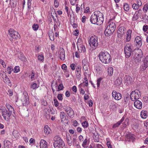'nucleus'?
<instances>
[{
    "instance_id": "obj_1",
    "label": "nucleus",
    "mask_w": 148,
    "mask_h": 148,
    "mask_svg": "<svg viewBox=\"0 0 148 148\" xmlns=\"http://www.w3.org/2000/svg\"><path fill=\"white\" fill-rule=\"evenodd\" d=\"M103 14L99 11H95L90 17V22L92 24L100 25L103 21Z\"/></svg>"
},
{
    "instance_id": "obj_2",
    "label": "nucleus",
    "mask_w": 148,
    "mask_h": 148,
    "mask_svg": "<svg viewBox=\"0 0 148 148\" xmlns=\"http://www.w3.org/2000/svg\"><path fill=\"white\" fill-rule=\"evenodd\" d=\"M99 57L101 62L105 64L109 63L111 60V56L106 51L100 52L99 54Z\"/></svg>"
},
{
    "instance_id": "obj_3",
    "label": "nucleus",
    "mask_w": 148,
    "mask_h": 148,
    "mask_svg": "<svg viewBox=\"0 0 148 148\" xmlns=\"http://www.w3.org/2000/svg\"><path fill=\"white\" fill-rule=\"evenodd\" d=\"M53 140L54 141L53 145L55 148H62L64 145V142L58 135L54 137Z\"/></svg>"
},
{
    "instance_id": "obj_4",
    "label": "nucleus",
    "mask_w": 148,
    "mask_h": 148,
    "mask_svg": "<svg viewBox=\"0 0 148 148\" xmlns=\"http://www.w3.org/2000/svg\"><path fill=\"white\" fill-rule=\"evenodd\" d=\"M98 39L97 37L95 36H92L89 39V44L93 49H96L98 46Z\"/></svg>"
},
{
    "instance_id": "obj_5",
    "label": "nucleus",
    "mask_w": 148,
    "mask_h": 148,
    "mask_svg": "<svg viewBox=\"0 0 148 148\" xmlns=\"http://www.w3.org/2000/svg\"><path fill=\"white\" fill-rule=\"evenodd\" d=\"M132 45L130 43H128L126 44L124 48V52L125 56L126 58H129L131 54L132 51Z\"/></svg>"
},
{
    "instance_id": "obj_6",
    "label": "nucleus",
    "mask_w": 148,
    "mask_h": 148,
    "mask_svg": "<svg viewBox=\"0 0 148 148\" xmlns=\"http://www.w3.org/2000/svg\"><path fill=\"white\" fill-rule=\"evenodd\" d=\"M8 34L12 38H10V40L11 41L13 40L12 38L17 39L20 38V35L18 32L12 29H10L8 30Z\"/></svg>"
},
{
    "instance_id": "obj_7",
    "label": "nucleus",
    "mask_w": 148,
    "mask_h": 148,
    "mask_svg": "<svg viewBox=\"0 0 148 148\" xmlns=\"http://www.w3.org/2000/svg\"><path fill=\"white\" fill-rule=\"evenodd\" d=\"M0 113H1L2 115L5 120L8 121L10 119V116L12 113L8 111L6 109H0Z\"/></svg>"
},
{
    "instance_id": "obj_8",
    "label": "nucleus",
    "mask_w": 148,
    "mask_h": 148,
    "mask_svg": "<svg viewBox=\"0 0 148 148\" xmlns=\"http://www.w3.org/2000/svg\"><path fill=\"white\" fill-rule=\"evenodd\" d=\"M140 93L139 90H136L131 92L130 94L131 99L132 101L137 100L140 98Z\"/></svg>"
},
{
    "instance_id": "obj_9",
    "label": "nucleus",
    "mask_w": 148,
    "mask_h": 148,
    "mask_svg": "<svg viewBox=\"0 0 148 148\" xmlns=\"http://www.w3.org/2000/svg\"><path fill=\"white\" fill-rule=\"evenodd\" d=\"M21 100L24 106H26L29 104V97L27 93L25 92H23Z\"/></svg>"
},
{
    "instance_id": "obj_10",
    "label": "nucleus",
    "mask_w": 148,
    "mask_h": 148,
    "mask_svg": "<svg viewBox=\"0 0 148 148\" xmlns=\"http://www.w3.org/2000/svg\"><path fill=\"white\" fill-rule=\"evenodd\" d=\"M67 115L71 118H73L74 115V112L72 109L69 107H65L64 108Z\"/></svg>"
},
{
    "instance_id": "obj_11",
    "label": "nucleus",
    "mask_w": 148,
    "mask_h": 148,
    "mask_svg": "<svg viewBox=\"0 0 148 148\" xmlns=\"http://www.w3.org/2000/svg\"><path fill=\"white\" fill-rule=\"evenodd\" d=\"M134 42L136 43V45L137 47L140 48L142 46V39L140 36H136Z\"/></svg>"
},
{
    "instance_id": "obj_12",
    "label": "nucleus",
    "mask_w": 148,
    "mask_h": 148,
    "mask_svg": "<svg viewBox=\"0 0 148 148\" xmlns=\"http://www.w3.org/2000/svg\"><path fill=\"white\" fill-rule=\"evenodd\" d=\"M112 97L116 100H120L122 97L121 95L119 92L114 90L112 93Z\"/></svg>"
},
{
    "instance_id": "obj_13",
    "label": "nucleus",
    "mask_w": 148,
    "mask_h": 148,
    "mask_svg": "<svg viewBox=\"0 0 148 148\" xmlns=\"http://www.w3.org/2000/svg\"><path fill=\"white\" fill-rule=\"evenodd\" d=\"M77 46L79 52L84 53L86 52V48L85 46L79 42H77Z\"/></svg>"
},
{
    "instance_id": "obj_14",
    "label": "nucleus",
    "mask_w": 148,
    "mask_h": 148,
    "mask_svg": "<svg viewBox=\"0 0 148 148\" xmlns=\"http://www.w3.org/2000/svg\"><path fill=\"white\" fill-rule=\"evenodd\" d=\"M83 68L85 71H87L88 69L89 63L88 60L86 59H84L82 61Z\"/></svg>"
},
{
    "instance_id": "obj_15",
    "label": "nucleus",
    "mask_w": 148,
    "mask_h": 148,
    "mask_svg": "<svg viewBox=\"0 0 148 148\" xmlns=\"http://www.w3.org/2000/svg\"><path fill=\"white\" fill-rule=\"evenodd\" d=\"M134 105L136 108L140 109L142 107V103L140 101L136 100L134 103Z\"/></svg>"
},
{
    "instance_id": "obj_16",
    "label": "nucleus",
    "mask_w": 148,
    "mask_h": 148,
    "mask_svg": "<svg viewBox=\"0 0 148 148\" xmlns=\"http://www.w3.org/2000/svg\"><path fill=\"white\" fill-rule=\"evenodd\" d=\"M59 55L61 60H64L65 58L64 50L62 48H60L59 51Z\"/></svg>"
},
{
    "instance_id": "obj_17",
    "label": "nucleus",
    "mask_w": 148,
    "mask_h": 148,
    "mask_svg": "<svg viewBox=\"0 0 148 148\" xmlns=\"http://www.w3.org/2000/svg\"><path fill=\"white\" fill-rule=\"evenodd\" d=\"M134 136V135L131 134H127L126 136V139L128 141H131L133 142L135 140Z\"/></svg>"
},
{
    "instance_id": "obj_18",
    "label": "nucleus",
    "mask_w": 148,
    "mask_h": 148,
    "mask_svg": "<svg viewBox=\"0 0 148 148\" xmlns=\"http://www.w3.org/2000/svg\"><path fill=\"white\" fill-rule=\"evenodd\" d=\"M110 28V27H107L106 29L105 30V34L106 36H108L111 35L114 32V31Z\"/></svg>"
},
{
    "instance_id": "obj_19",
    "label": "nucleus",
    "mask_w": 148,
    "mask_h": 148,
    "mask_svg": "<svg viewBox=\"0 0 148 148\" xmlns=\"http://www.w3.org/2000/svg\"><path fill=\"white\" fill-rule=\"evenodd\" d=\"M138 53V56H139V58L141 59L143 56V52L142 51L139 49H135L134 50V53Z\"/></svg>"
},
{
    "instance_id": "obj_20",
    "label": "nucleus",
    "mask_w": 148,
    "mask_h": 148,
    "mask_svg": "<svg viewBox=\"0 0 148 148\" xmlns=\"http://www.w3.org/2000/svg\"><path fill=\"white\" fill-rule=\"evenodd\" d=\"M47 142L44 140H41L40 143V148H47Z\"/></svg>"
},
{
    "instance_id": "obj_21",
    "label": "nucleus",
    "mask_w": 148,
    "mask_h": 148,
    "mask_svg": "<svg viewBox=\"0 0 148 148\" xmlns=\"http://www.w3.org/2000/svg\"><path fill=\"white\" fill-rule=\"evenodd\" d=\"M141 10L140 9L138 10L137 11L135 12L133 17H132L133 20L136 21L139 18V17L140 16L139 11H140Z\"/></svg>"
},
{
    "instance_id": "obj_22",
    "label": "nucleus",
    "mask_w": 148,
    "mask_h": 148,
    "mask_svg": "<svg viewBox=\"0 0 148 148\" xmlns=\"http://www.w3.org/2000/svg\"><path fill=\"white\" fill-rule=\"evenodd\" d=\"M126 31V29L125 27H121L119 29L118 33L120 34L121 36L125 33Z\"/></svg>"
},
{
    "instance_id": "obj_23",
    "label": "nucleus",
    "mask_w": 148,
    "mask_h": 148,
    "mask_svg": "<svg viewBox=\"0 0 148 148\" xmlns=\"http://www.w3.org/2000/svg\"><path fill=\"white\" fill-rule=\"evenodd\" d=\"M11 146V143L10 141L7 140L4 141V146L5 148H10Z\"/></svg>"
},
{
    "instance_id": "obj_24",
    "label": "nucleus",
    "mask_w": 148,
    "mask_h": 148,
    "mask_svg": "<svg viewBox=\"0 0 148 148\" xmlns=\"http://www.w3.org/2000/svg\"><path fill=\"white\" fill-rule=\"evenodd\" d=\"M132 31L130 29L127 30V32L126 41L129 42L131 39Z\"/></svg>"
},
{
    "instance_id": "obj_25",
    "label": "nucleus",
    "mask_w": 148,
    "mask_h": 148,
    "mask_svg": "<svg viewBox=\"0 0 148 148\" xmlns=\"http://www.w3.org/2000/svg\"><path fill=\"white\" fill-rule=\"evenodd\" d=\"M124 118L123 117L118 122L114 124L112 128L114 129L116 127H118L121 123L124 120Z\"/></svg>"
},
{
    "instance_id": "obj_26",
    "label": "nucleus",
    "mask_w": 148,
    "mask_h": 148,
    "mask_svg": "<svg viewBox=\"0 0 148 148\" xmlns=\"http://www.w3.org/2000/svg\"><path fill=\"white\" fill-rule=\"evenodd\" d=\"M125 79L128 85L131 84L133 81L132 78L129 75L125 76Z\"/></svg>"
},
{
    "instance_id": "obj_27",
    "label": "nucleus",
    "mask_w": 148,
    "mask_h": 148,
    "mask_svg": "<svg viewBox=\"0 0 148 148\" xmlns=\"http://www.w3.org/2000/svg\"><path fill=\"white\" fill-rule=\"evenodd\" d=\"M60 118L62 122L64 121L65 120H66V115L64 112H61L60 113Z\"/></svg>"
},
{
    "instance_id": "obj_28",
    "label": "nucleus",
    "mask_w": 148,
    "mask_h": 148,
    "mask_svg": "<svg viewBox=\"0 0 148 148\" xmlns=\"http://www.w3.org/2000/svg\"><path fill=\"white\" fill-rule=\"evenodd\" d=\"M108 27H110V28L112 30V31H114L116 28V25L114 23L112 22L111 23Z\"/></svg>"
},
{
    "instance_id": "obj_29",
    "label": "nucleus",
    "mask_w": 148,
    "mask_h": 148,
    "mask_svg": "<svg viewBox=\"0 0 148 148\" xmlns=\"http://www.w3.org/2000/svg\"><path fill=\"white\" fill-rule=\"evenodd\" d=\"M147 112L146 111H142L141 112L140 116L143 119L146 118L147 116Z\"/></svg>"
},
{
    "instance_id": "obj_30",
    "label": "nucleus",
    "mask_w": 148,
    "mask_h": 148,
    "mask_svg": "<svg viewBox=\"0 0 148 148\" xmlns=\"http://www.w3.org/2000/svg\"><path fill=\"white\" fill-rule=\"evenodd\" d=\"M49 36L50 40H53L54 39V34L53 31H51L49 32Z\"/></svg>"
},
{
    "instance_id": "obj_31",
    "label": "nucleus",
    "mask_w": 148,
    "mask_h": 148,
    "mask_svg": "<svg viewBox=\"0 0 148 148\" xmlns=\"http://www.w3.org/2000/svg\"><path fill=\"white\" fill-rule=\"evenodd\" d=\"M122 82L121 78H118L114 82V84L117 86L120 85Z\"/></svg>"
},
{
    "instance_id": "obj_32",
    "label": "nucleus",
    "mask_w": 148,
    "mask_h": 148,
    "mask_svg": "<svg viewBox=\"0 0 148 148\" xmlns=\"http://www.w3.org/2000/svg\"><path fill=\"white\" fill-rule=\"evenodd\" d=\"M6 107L10 112L14 113V110L13 108L9 104L6 105Z\"/></svg>"
},
{
    "instance_id": "obj_33",
    "label": "nucleus",
    "mask_w": 148,
    "mask_h": 148,
    "mask_svg": "<svg viewBox=\"0 0 148 148\" xmlns=\"http://www.w3.org/2000/svg\"><path fill=\"white\" fill-rule=\"evenodd\" d=\"M108 72L109 75H112L113 73V69L112 67H108Z\"/></svg>"
},
{
    "instance_id": "obj_34",
    "label": "nucleus",
    "mask_w": 148,
    "mask_h": 148,
    "mask_svg": "<svg viewBox=\"0 0 148 148\" xmlns=\"http://www.w3.org/2000/svg\"><path fill=\"white\" fill-rule=\"evenodd\" d=\"M67 142L69 146L72 145V140L71 137L69 135L67 136L66 137Z\"/></svg>"
},
{
    "instance_id": "obj_35",
    "label": "nucleus",
    "mask_w": 148,
    "mask_h": 148,
    "mask_svg": "<svg viewBox=\"0 0 148 148\" xmlns=\"http://www.w3.org/2000/svg\"><path fill=\"white\" fill-rule=\"evenodd\" d=\"M3 79L4 82L6 84H10V80L7 75H6V77H4Z\"/></svg>"
},
{
    "instance_id": "obj_36",
    "label": "nucleus",
    "mask_w": 148,
    "mask_h": 148,
    "mask_svg": "<svg viewBox=\"0 0 148 148\" xmlns=\"http://www.w3.org/2000/svg\"><path fill=\"white\" fill-rule=\"evenodd\" d=\"M44 132L46 134H48L49 133V130L50 129L48 125H45L44 127Z\"/></svg>"
},
{
    "instance_id": "obj_37",
    "label": "nucleus",
    "mask_w": 148,
    "mask_h": 148,
    "mask_svg": "<svg viewBox=\"0 0 148 148\" xmlns=\"http://www.w3.org/2000/svg\"><path fill=\"white\" fill-rule=\"evenodd\" d=\"M144 63L143 65L142 66L141 70L142 71L145 70L146 68L148 66V63L144 61Z\"/></svg>"
},
{
    "instance_id": "obj_38",
    "label": "nucleus",
    "mask_w": 148,
    "mask_h": 148,
    "mask_svg": "<svg viewBox=\"0 0 148 148\" xmlns=\"http://www.w3.org/2000/svg\"><path fill=\"white\" fill-rule=\"evenodd\" d=\"M123 8L125 11H128L130 8L129 4L126 3H124L123 5Z\"/></svg>"
},
{
    "instance_id": "obj_39",
    "label": "nucleus",
    "mask_w": 148,
    "mask_h": 148,
    "mask_svg": "<svg viewBox=\"0 0 148 148\" xmlns=\"http://www.w3.org/2000/svg\"><path fill=\"white\" fill-rule=\"evenodd\" d=\"M88 140L87 138H86L83 141V143L82 145V147L84 148H87L88 147L87 145V143Z\"/></svg>"
},
{
    "instance_id": "obj_40",
    "label": "nucleus",
    "mask_w": 148,
    "mask_h": 148,
    "mask_svg": "<svg viewBox=\"0 0 148 148\" xmlns=\"http://www.w3.org/2000/svg\"><path fill=\"white\" fill-rule=\"evenodd\" d=\"M54 29L55 32V35L56 37H58L59 36V32L57 31V27L56 25H54Z\"/></svg>"
},
{
    "instance_id": "obj_41",
    "label": "nucleus",
    "mask_w": 148,
    "mask_h": 148,
    "mask_svg": "<svg viewBox=\"0 0 148 148\" xmlns=\"http://www.w3.org/2000/svg\"><path fill=\"white\" fill-rule=\"evenodd\" d=\"M64 88V86L62 84H60L59 85L57 88V89L56 90V91H59L60 90H62Z\"/></svg>"
},
{
    "instance_id": "obj_42",
    "label": "nucleus",
    "mask_w": 148,
    "mask_h": 148,
    "mask_svg": "<svg viewBox=\"0 0 148 148\" xmlns=\"http://www.w3.org/2000/svg\"><path fill=\"white\" fill-rule=\"evenodd\" d=\"M14 72L15 73H17L20 71V68L18 66H15L13 69Z\"/></svg>"
},
{
    "instance_id": "obj_43",
    "label": "nucleus",
    "mask_w": 148,
    "mask_h": 148,
    "mask_svg": "<svg viewBox=\"0 0 148 148\" xmlns=\"http://www.w3.org/2000/svg\"><path fill=\"white\" fill-rule=\"evenodd\" d=\"M148 10V5L147 4H145L143 8V10L144 12H146Z\"/></svg>"
},
{
    "instance_id": "obj_44",
    "label": "nucleus",
    "mask_w": 148,
    "mask_h": 148,
    "mask_svg": "<svg viewBox=\"0 0 148 148\" xmlns=\"http://www.w3.org/2000/svg\"><path fill=\"white\" fill-rule=\"evenodd\" d=\"M76 76L78 80H80L81 79L80 71L76 72Z\"/></svg>"
},
{
    "instance_id": "obj_45",
    "label": "nucleus",
    "mask_w": 148,
    "mask_h": 148,
    "mask_svg": "<svg viewBox=\"0 0 148 148\" xmlns=\"http://www.w3.org/2000/svg\"><path fill=\"white\" fill-rule=\"evenodd\" d=\"M82 125L84 128H86L88 127V124L87 121H84L82 123Z\"/></svg>"
},
{
    "instance_id": "obj_46",
    "label": "nucleus",
    "mask_w": 148,
    "mask_h": 148,
    "mask_svg": "<svg viewBox=\"0 0 148 148\" xmlns=\"http://www.w3.org/2000/svg\"><path fill=\"white\" fill-rule=\"evenodd\" d=\"M132 7L133 9L137 10L139 8V6L136 3H134L132 5Z\"/></svg>"
},
{
    "instance_id": "obj_47",
    "label": "nucleus",
    "mask_w": 148,
    "mask_h": 148,
    "mask_svg": "<svg viewBox=\"0 0 148 148\" xmlns=\"http://www.w3.org/2000/svg\"><path fill=\"white\" fill-rule=\"evenodd\" d=\"M13 71V69L12 67L11 66H9L7 68V71L8 73L9 74H11V71Z\"/></svg>"
},
{
    "instance_id": "obj_48",
    "label": "nucleus",
    "mask_w": 148,
    "mask_h": 148,
    "mask_svg": "<svg viewBox=\"0 0 148 148\" xmlns=\"http://www.w3.org/2000/svg\"><path fill=\"white\" fill-rule=\"evenodd\" d=\"M132 56H133L134 58H137L138 59H140V58H139V56H138V53H134V51H133L132 53Z\"/></svg>"
},
{
    "instance_id": "obj_49",
    "label": "nucleus",
    "mask_w": 148,
    "mask_h": 148,
    "mask_svg": "<svg viewBox=\"0 0 148 148\" xmlns=\"http://www.w3.org/2000/svg\"><path fill=\"white\" fill-rule=\"evenodd\" d=\"M38 27H39L38 25L36 24H34L32 26L33 29L35 31L38 30Z\"/></svg>"
},
{
    "instance_id": "obj_50",
    "label": "nucleus",
    "mask_w": 148,
    "mask_h": 148,
    "mask_svg": "<svg viewBox=\"0 0 148 148\" xmlns=\"http://www.w3.org/2000/svg\"><path fill=\"white\" fill-rule=\"evenodd\" d=\"M38 87H37V84L36 83H33L31 85V88L33 89H35Z\"/></svg>"
},
{
    "instance_id": "obj_51",
    "label": "nucleus",
    "mask_w": 148,
    "mask_h": 148,
    "mask_svg": "<svg viewBox=\"0 0 148 148\" xmlns=\"http://www.w3.org/2000/svg\"><path fill=\"white\" fill-rule=\"evenodd\" d=\"M16 132V133L15 131H13V134L15 138H18V137H19V134L17 131Z\"/></svg>"
},
{
    "instance_id": "obj_52",
    "label": "nucleus",
    "mask_w": 148,
    "mask_h": 148,
    "mask_svg": "<svg viewBox=\"0 0 148 148\" xmlns=\"http://www.w3.org/2000/svg\"><path fill=\"white\" fill-rule=\"evenodd\" d=\"M6 74L3 71H1L0 73V75L2 79H3L4 77H6Z\"/></svg>"
},
{
    "instance_id": "obj_53",
    "label": "nucleus",
    "mask_w": 148,
    "mask_h": 148,
    "mask_svg": "<svg viewBox=\"0 0 148 148\" xmlns=\"http://www.w3.org/2000/svg\"><path fill=\"white\" fill-rule=\"evenodd\" d=\"M62 94H59L57 96V98L60 101H62L63 99V97L62 96Z\"/></svg>"
},
{
    "instance_id": "obj_54",
    "label": "nucleus",
    "mask_w": 148,
    "mask_h": 148,
    "mask_svg": "<svg viewBox=\"0 0 148 148\" xmlns=\"http://www.w3.org/2000/svg\"><path fill=\"white\" fill-rule=\"evenodd\" d=\"M148 29V26L147 25H145L143 27V31L145 32L147 31Z\"/></svg>"
},
{
    "instance_id": "obj_55",
    "label": "nucleus",
    "mask_w": 148,
    "mask_h": 148,
    "mask_svg": "<svg viewBox=\"0 0 148 148\" xmlns=\"http://www.w3.org/2000/svg\"><path fill=\"white\" fill-rule=\"evenodd\" d=\"M80 10V8L78 6V5L76 4V8L75 9V11L77 13H78L79 11Z\"/></svg>"
},
{
    "instance_id": "obj_56",
    "label": "nucleus",
    "mask_w": 148,
    "mask_h": 148,
    "mask_svg": "<svg viewBox=\"0 0 148 148\" xmlns=\"http://www.w3.org/2000/svg\"><path fill=\"white\" fill-rule=\"evenodd\" d=\"M0 63L2 65L3 67H6V65L3 60L0 59Z\"/></svg>"
},
{
    "instance_id": "obj_57",
    "label": "nucleus",
    "mask_w": 148,
    "mask_h": 148,
    "mask_svg": "<svg viewBox=\"0 0 148 148\" xmlns=\"http://www.w3.org/2000/svg\"><path fill=\"white\" fill-rule=\"evenodd\" d=\"M38 59L39 60L42 61L44 59L43 56L42 55H40L38 56Z\"/></svg>"
},
{
    "instance_id": "obj_58",
    "label": "nucleus",
    "mask_w": 148,
    "mask_h": 148,
    "mask_svg": "<svg viewBox=\"0 0 148 148\" xmlns=\"http://www.w3.org/2000/svg\"><path fill=\"white\" fill-rule=\"evenodd\" d=\"M101 79H102L101 78H100L97 80V86L98 87H99V86H100L101 81Z\"/></svg>"
},
{
    "instance_id": "obj_59",
    "label": "nucleus",
    "mask_w": 148,
    "mask_h": 148,
    "mask_svg": "<svg viewBox=\"0 0 148 148\" xmlns=\"http://www.w3.org/2000/svg\"><path fill=\"white\" fill-rule=\"evenodd\" d=\"M54 105L56 107H57L58 106L59 103L56 99H54Z\"/></svg>"
},
{
    "instance_id": "obj_60",
    "label": "nucleus",
    "mask_w": 148,
    "mask_h": 148,
    "mask_svg": "<svg viewBox=\"0 0 148 148\" xmlns=\"http://www.w3.org/2000/svg\"><path fill=\"white\" fill-rule=\"evenodd\" d=\"M13 92L12 90H9L8 91L7 94L10 96H11L13 95Z\"/></svg>"
},
{
    "instance_id": "obj_61",
    "label": "nucleus",
    "mask_w": 148,
    "mask_h": 148,
    "mask_svg": "<svg viewBox=\"0 0 148 148\" xmlns=\"http://www.w3.org/2000/svg\"><path fill=\"white\" fill-rule=\"evenodd\" d=\"M54 4L55 7L56 8H57L59 5V3L58 1L57 0H54Z\"/></svg>"
},
{
    "instance_id": "obj_62",
    "label": "nucleus",
    "mask_w": 148,
    "mask_h": 148,
    "mask_svg": "<svg viewBox=\"0 0 148 148\" xmlns=\"http://www.w3.org/2000/svg\"><path fill=\"white\" fill-rule=\"evenodd\" d=\"M136 4L139 6V7L141 6L142 5V2L140 0H137Z\"/></svg>"
},
{
    "instance_id": "obj_63",
    "label": "nucleus",
    "mask_w": 148,
    "mask_h": 148,
    "mask_svg": "<svg viewBox=\"0 0 148 148\" xmlns=\"http://www.w3.org/2000/svg\"><path fill=\"white\" fill-rule=\"evenodd\" d=\"M79 140L80 142H82L83 141L84 138L82 135H80L79 136Z\"/></svg>"
},
{
    "instance_id": "obj_64",
    "label": "nucleus",
    "mask_w": 148,
    "mask_h": 148,
    "mask_svg": "<svg viewBox=\"0 0 148 148\" xmlns=\"http://www.w3.org/2000/svg\"><path fill=\"white\" fill-rule=\"evenodd\" d=\"M71 4L72 5H75L76 3L75 0H70Z\"/></svg>"
}]
</instances>
